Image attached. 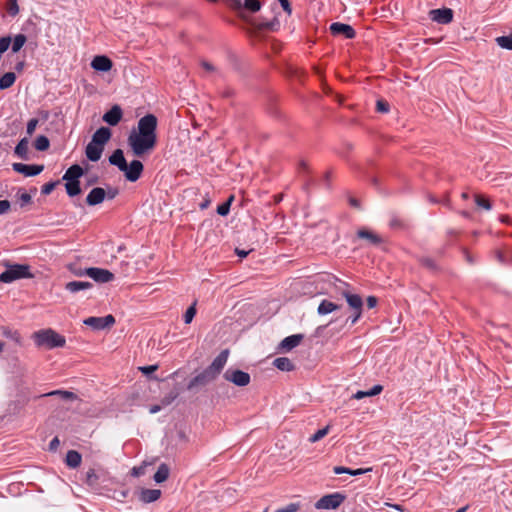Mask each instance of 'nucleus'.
Masks as SVG:
<instances>
[{
  "label": "nucleus",
  "mask_w": 512,
  "mask_h": 512,
  "mask_svg": "<svg viewBox=\"0 0 512 512\" xmlns=\"http://www.w3.org/2000/svg\"><path fill=\"white\" fill-rule=\"evenodd\" d=\"M157 118L153 114L141 117L137 128L131 130L127 138V144L132 154L142 158L150 154L157 144Z\"/></svg>",
  "instance_id": "nucleus-1"
},
{
  "label": "nucleus",
  "mask_w": 512,
  "mask_h": 512,
  "mask_svg": "<svg viewBox=\"0 0 512 512\" xmlns=\"http://www.w3.org/2000/svg\"><path fill=\"white\" fill-rule=\"evenodd\" d=\"M228 357L229 350H222L207 368L190 380L187 388L191 390L196 386H205L216 380L225 367Z\"/></svg>",
  "instance_id": "nucleus-2"
},
{
  "label": "nucleus",
  "mask_w": 512,
  "mask_h": 512,
  "mask_svg": "<svg viewBox=\"0 0 512 512\" xmlns=\"http://www.w3.org/2000/svg\"><path fill=\"white\" fill-rule=\"evenodd\" d=\"M32 337L38 347H45L47 349L63 347L66 343L64 336L50 328L39 330Z\"/></svg>",
  "instance_id": "nucleus-3"
},
{
  "label": "nucleus",
  "mask_w": 512,
  "mask_h": 512,
  "mask_svg": "<svg viewBox=\"0 0 512 512\" xmlns=\"http://www.w3.org/2000/svg\"><path fill=\"white\" fill-rule=\"evenodd\" d=\"M376 482L373 477V467L354 468V490L371 488Z\"/></svg>",
  "instance_id": "nucleus-4"
},
{
  "label": "nucleus",
  "mask_w": 512,
  "mask_h": 512,
  "mask_svg": "<svg viewBox=\"0 0 512 512\" xmlns=\"http://www.w3.org/2000/svg\"><path fill=\"white\" fill-rule=\"evenodd\" d=\"M31 274L29 272V266L22 264H15L10 266L4 272L0 274V282L11 283L15 280L28 278Z\"/></svg>",
  "instance_id": "nucleus-5"
},
{
  "label": "nucleus",
  "mask_w": 512,
  "mask_h": 512,
  "mask_svg": "<svg viewBox=\"0 0 512 512\" xmlns=\"http://www.w3.org/2000/svg\"><path fill=\"white\" fill-rule=\"evenodd\" d=\"M345 498H346V496L340 492H335V493H331L328 495H324L315 503V508L316 509H327V510L328 509H336L343 503Z\"/></svg>",
  "instance_id": "nucleus-6"
},
{
  "label": "nucleus",
  "mask_w": 512,
  "mask_h": 512,
  "mask_svg": "<svg viewBox=\"0 0 512 512\" xmlns=\"http://www.w3.org/2000/svg\"><path fill=\"white\" fill-rule=\"evenodd\" d=\"M223 377L226 381L231 382L239 387H245L249 385L251 381L249 373L233 368L227 369L224 372Z\"/></svg>",
  "instance_id": "nucleus-7"
},
{
  "label": "nucleus",
  "mask_w": 512,
  "mask_h": 512,
  "mask_svg": "<svg viewBox=\"0 0 512 512\" xmlns=\"http://www.w3.org/2000/svg\"><path fill=\"white\" fill-rule=\"evenodd\" d=\"M87 276L97 283H108L114 280L115 276L112 272L104 268L89 267L87 268Z\"/></svg>",
  "instance_id": "nucleus-8"
},
{
  "label": "nucleus",
  "mask_w": 512,
  "mask_h": 512,
  "mask_svg": "<svg viewBox=\"0 0 512 512\" xmlns=\"http://www.w3.org/2000/svg\"><path fill=\"white\" fill-rule=\"evenodd\" d=\"M83 323L94 330H102L112 326L115 323V318L112 315H106L104 317H88Z\"/></svg>",
  "instance_id": "nucleus-9"
},
{
  "label": "nucleus",
  "mask_w": 512,
  "mask_h": 512,
  "mask_svg": "<svg viewBox=\"0 0 512 512\" xmlns=\"http://www.w3.org/2000/svg\"><path fill=\"white\" fill-rule=\"evenodd\" d=\"M143 169L144 166L140 160H132L130 164H126V169L122 172L128 181L135 182L141 177Z\"/></svg>",
  "instance_id": "nucleus-10"
},
{
  "label": "nucleus",
  "mask_w": 512,
  "mask_h": 512,
  "mask_svg": "<svg viewBox=\"0 0 512 512\" xmlns=\"http://www.w3.org/2000/svg\"><path fill=\"white\" fill-rule=\"evenodd\" d=\"M12 168L14 171L23 174L26 177L36 176L40 174L44 166L43 165H29L23 163H13Z\"/></svg>",
  "instance_id": "nucleus-11"
},
{
  "label": "nucleus",
  "mask_w": 512,
  "mask_h": 512,
  "mask_svg": "<svg viewBox=\"0 0 512 512\" xmlns=\"http://www.w3.org/2000/svg\"><path fill=\"white\" fill-rule=\"evenodd\" d=\"M356 234L359 239L365 240L369 246L379 247L383 243L382 237L369 229L361 228Z\"/></svg>",
  "instance_id": "nucleus-12"
},
{
  "label": "nucleus",
  "mask_w": 512,
  "mask_h": 512,
  "mask_svg": "<svg viewBox=\"0 0 512 512\" xmlns=\"http://www.w3.org/2000/svg\"><path fill=\"white\" fill-rule=\"evenodd\" d=\"M430 18L439 24H448L453 19V11L450 8L433 9Z\"/></svg>",
  "instance_id": "nucleus-13"
},
{
  "label": "nucleus",
  "mask_w": 512,
  "mask_h": 512,
  "mask_svg": "<svg viewBox=\"0 0 512 512\" xmlns=\"http://www.w3.org/2000/svg\"><path fill=\"white\" fill-rule=\"evenodd\" d=\"M123 111L119 105H113L110 110H108L103 115V121L111 126H116L122 119Z\"/></svg>",
  "instance_id": "nucleus-14"
},
{
  "label": "nucleus",
  "mask_w": 512,
  "mask_h": 512,
  "mask_svg": "<svg viewBox=\"0 0 512 512\" xmlns=\"http://www.w3.org/2000/svg\"><path fill=\"white\" fill-rule=\"evenodd\" d=\"M302 339V334L290 335L280 342L278 349L281 352H289L295 347H297L301 343Z\"/></svg>",
  "instance_id": "nucleus-15"
},
{
  "label": "nucleus",
  "mask_w": 512,
  "mask_h": 512,
  "mask_svg": "<svg viewBox=\"0 0 512 512\" xmlns=\"http://www.w3.org/2000/svg\"><path fill=\"white\" fill-rule=\"evenodd\" d=\"M103 150L104 147L91 140L86 146L85 154L90 161L97 162L101 158Z\"/></svg>",
  "instance_id": "nucleus-16"
},
{
  "label": "nucleus",
  "mask_w": 512,
  "mask_h": 512,
  "mask_svg": "<svg viewBox=\"0 0 512 512\" xmlns=\"http://www.w3.org/2000/svg\"><path fill=\"white\" fill-rule=\"evenodd\" d=\"M106 192L101 187L93 188L86 197L89 206H95L102 203L105 199Z\"/></svg>",
  "instance_id": "nucleus-17"
},
{
  "label": "nucleus",
  "mask_w": 512,
  "mask_h": 512,
  "mask_svg": "<svg viewBox=\"0 0 512 512\" xmlns=\"http://www.w3.org/2000/svg\"><path fill=\"white\" fill-rule=\"evenodd\" d=\"M91 67L96 71L106 72L112 68V61L104 55L95 56L91 62Z\"/></svg>",
  "instance_id": "nucleus-18"
},
{
  "label": "nucleus",
  "mask_w": 512,
  "mask_h": 512,
  "mask_svg": "<svg viewBox=\"0 0 512 512\" xmlns=\"http://www.w3.org/2000/svg\"><path fill=\"white\" fill-rule=\"evenodd\" d=\"M111 138V131L107 127H100L95 131V133L92 136V141L95 142L98 145H101L104 147V145L110 140Z\"/></svg>",
  "instance_id": "nucleus-19"
},
{
  "label": "nucleus",
  "mask_w": 512,
  "mask_h": 512,
  "mask_svg": "<svg viewBox=\"0 0 512 512\" xmlns=\"http://www.w3.org/2000/svg\"><path fill=\"white\" fill-rule=\"evenodd\" d=\"M330 31L333 35H341L343 34L345 38H352V26L335 22L330 25Z\"/></svg>",
  "instance_id": "nucleus-20"
},
{
  "label": "nucleus",
  "mask_w": 512,
  "mask_h": 512,
  "mask_svg": "<svg viewBox=\"0 0 512 512\" xmlns=\"http://www.w3.org/2000/svg\"><path fill=\"white\" fill-rule=\"evenodd\" d=\"M109 162L111 165L118 167V169L122 172L126 169L127 161L124 157V153L121 149H116L111 156L109 157Z\"/></svg>",
  "instance_id": "nucleus-21"
},
{
  "label": "nucleus",
  "mask_w": 512,
  "mask_h": 512,
  "mask_svg": "<svg viewBox=\"0 0 512 512\" xmlns=\"http://www.w3.org/2000/svg\"><path fill=\"white\" fill-rule=\"evenodd\" d=\"M83 175V169L80 165L74 164L69 167L62 179L64 181H79V178Z\"/></svg>",
  "instance_id": "nucleus-22"
},
{
  "label": "nucleus",
  "mask_w": 512,
  "mask_h": 512,
  "mask_svg": "<svg viewBox=\"0 0 512 512\" xmlns=\"http://www.w3.org/2000/svg\"><path fill=\"white\" fill-rule=\"evenodd\" d=\"M90 288L92 283L88 281H71L65 284V290L73 294Z\"/></svg>",
  "instance_id": "nucleus-23"
},
{
  "label": "nucleus",
  "mask_w": 512,
  "mask_h": 512,
  "mask_svg": "<svg viewBox=\"0 0 512 512\" xmlns=\"http://www.w3.org/2000/svg\"><path fill=\"white\" fill-rule=\"evenodd\" d=\"M161 496V490L159 489H143L140 493V500L143 503H152L158 500Z\"/></svg>",
  "instance_id": "nucleus-24"
},
{
  "label": "nucleus",
  "mask_w": 512,
  "mask_h": 512,
  "mask_svg": "<svg viewBox=\"0 0 512 512\" xmlns=\"http://www.w3.org/2000/svg\"><path fill=\"white\" fill-rule=\"evenodd\" d=\"M82 461V456L76 450H69L66 454V465L70 468H77Z\"/></svg>",
  "instance_id": "nucleus-25"
},
{
  "label": "nucleus",
  "mask_w": 512,
  "mask_h": 512,
  "mask_svg": "<svg viewBox=\"0 0 512 512\" xmlns=\"http://www.w3.org/2000/svg\"><path fill=\"white\" fill-rule=\"evenodd\" d=\"M273 365L281 371H291L294 369L292 361L287 357H278L274 360Z\"/></svg>",
  "instance_id": "nucleus-26"
},
{
  "label": "nucleus",
  "mask_w": 512,
  "mask_h": 512,
  "mask_svg": "<svg viewBox=\"0 0 512 512\" xmlns=\"http://www.w3.org/2000/svg\"><path fill=\"white\" fill-rule=\"evenodd\" d=\"M383 387L379 384L374 385L371 389L367 391H357L354 393V399H362L364 397H372L378 395L382 392Z\"/></svg>",
  "instance_id": "nucleus-27"
},
{
  "label": "nucleus",
  "mask_w": 512,
  "mask_h": 512,
  "mask_svg": "<svg viewBox=\"0 0 512 512\" xmlns=\"http://www.w3.org/2000/svg\"><path fill=\"white\" fill-rule=\"evenodd\" d=\"M169 476V467L166 464H161L156 473L153 476V479L156 483H162L167 480Z\"/></svg>",
  "instance_id": "nucleus-28"
},
{
  "label": "nucleus",
  "mask_w": 512,
  "mask_h": 512,
  "mask_svg": "<svg viewBox=\"0 0 512 512\" xmlns=\"http://www.w3.org/2000/svg\"><path fill=\"white\" fill-rule=\"evenodd\" d=\"M28 144L27 138L21 139L15 147V154L22 159H26L28 155Z\"/></svg>",
  "instance_id": "nucleus-29"
},
{
  "label": "nucleus",
  "mask_w": 512,
  "mask_h": 512,
  "mask_svg": "<svg viewBox=\"0 0 512 512\" xmlns=\"http://www.w3.org/2000/svg\"><path fill=\"white\" fill-rule=\"evenodd\" d=\"M16 80V75L13 72H7L0 78V89L10 88Z\"/></svg>",
  "instance_id": "nucleus-30"
},
{
  "label": "nucleus",
  "mask_w": 512,
  "mask_h": 512,
  "mask_svg": "<svg viewBox=\"0 0 512 512\" xmlns=\"http://www.w3.org/2000/svg\"><path fill=\"white\" fill-rule=\"evenodd\" d=\"M337 309V305L329 300H323L318 306V313L320 315H327Z\"/></svg>",
  "instance_id": "nucleus-31"
},
{
  "label": "nucleus",
  "mask_w": 512,
  "mask_h": 512,
  "mask_svg": "<svg viewBox=\"0 0 512 512\" xmlns=\"http://www.w3.org/2000/svg\"><path fill=\"white\" fill-rule=\"evenodd\" d=\"M44 396H59L61 399L69 401L77 399V395L70 391L65 390H54L46 393Z\"/></svg>",
  "instance_id": "nucleus-32"
},
{
  "label": "nucleus",
  "mask_w": 512,
  "mask_h": 512,
  "mask_svg": "<svg viewBox=\"0 0 512 512\" xmlns=\"http://www.w3.org/2000/svg\"><path fill=\"white\" fill-rule=\"evenodd\" d=\"M496 44L502 49L512 50V33L495 38Z\"/></svg>",
  "instance_id": "nucleus-33"
},
{
  "label": "nucleus",
  "mask_w": 512,
  "mask_h": 512,
  "mask_svg": "<svg viewBox=\"0 0 512 512\" xmlns=\"http://www.w3.org/2000/svg\"><path fill=\"white\" fill-rule=\"evenodd\" d=\"M66 192L70 197H74L81 193L79 181H66L65 184Z\"/></svg>",
  "instance_id": "nucleus-34"
},
{
  "label": "nucleus",
  "mask_w": 512,
  "mask_h": 512,
  "mask_svg": "<svg viewBox=\"0 0 512 512\" xmlns=\"http://www.w3.org/2000/svg\"><path fill=\"white\" fill-rule=\"evenodd\" d=\"M363 309V300L361 296L354 294V323L360 318Z\"/></svg>",
  "instance_id": "nucleus-35"
},
{
  "label": "nucleus",
  "mask_w": 512,
  "mask_h": 512,
  "mask_svg": "<svg viewBox=\"0 0 512 512\" xmlns=\"http://www.w3.org/2000/svg\"><path fill=\"white\" fill-rule=\"evenodd\" d=\"M26 41H27V38L24 34H17L14 37L13 41L11 42L12 43V51L14 53L18 52L24 46Z\"/></svg>",
  "instance_id": "nucleus-36"
},
{
  "label": "nucleus",
  "mask_w": 512,
  "mask_h": 512,
  "mask_svg": "<svg viewBox=\"0 0 512 512\" xmlns=\"http://www.w3.org/2000/svg\"><path fill=\"white\" fill-rule=\"evenodd\" d=\"M49 140L46 136H38L34 142V147L38 151H45L49 148Z\"/></svg>",
  "instance_id": "nucleus-37"
},
{
  "label": "nucleus",
  "mask_w": 512,
  "mask_h": 512,
  "mask_svg": "<svg viewBox=\"0 0 512 512\" xmlns=\"http://www.w3.org/2000/svg\"><path fill=\"white\" fill-rule=\"evenodd\" d=\"M246 10L255 13L260 10L261 4L258 0H244L243 7Z\"/></svg>",
  "instance_id": "nucleus-38"
},
{
  "label": "nucleus",
  "mask_w": 512,
  "mask_h": 512,
  "mask_svg": "<svg viewBox=\"0 0 512 512\" xmlns=\"http://www.w3.org/2000/svg\"><path fill=\"white\" fill-rule=\"evenodd\" d=\"M233 201V196H231L226 202L220 204L217 207V213L221 216L228 215L230 211L231 202Z\"/></svg>",
  "instance_id": "nucleus-39"
},
{
  "label": "nucleus",
  "mask_w": 512,
  "mask_h": 512,
  "mask_svg": "<svg viewBox=\"0 0 512 512\" xmlns=\"http://www.w3.org/2000/svg\"><path fill=\"white\" fill-rule=\"evenodd\" d=\"M475 203L478 207H481L487 211L492 209L490 201L481 195L475 196Z\"/></svg>",
  "instance_id": "nucleus-40"
},
{
  "label": "nucleus",
  "mask_w": 512,
  "mask_h": 512,
  "mask_svg": "<svg viewBox=\"0 0 512 512\" xmlns=\"http://www.w3.org/2000/svg\"><path fill=\"white\" fill-rule=\"evenodd\" d=\"M329 432V427L326 426L322 429H319L317 432H315L313 435L310 436L309 441L314 443L319 440H321L323 437H325Z\"/></svg>",
  "instance_id": "nucleus-41"
},
{
  "label": "nucleus",
  "mask_w": 512,
  "mask_h": 512,
  "mask_svg": "<svg viewBox=\"0 0 512 512\" xmlns=\"http://www.w3.org/2000/svg\"><path fill=\"white\" fill-rule=\"evenodd\" d=\"M196 315V303H193L184 314V322L189 324L192 322L193 318Z\"/></svg>",
  "instance_id": "nucleus-42"
},
{
  "label": "nucleus",
  "mask_w": 512,
  "mask_h": 512,
  "mask_svg": "<svg viewBox=\"0 0 512 512\" xmlns=\"http://www.w3.org/2000/svg\"><path fill=\"white\" fill-rule=\"evenodd\" d=\"M2 334L7 337V338H10L16 342H19L20 341V336L18 334L17 331H13L11 330L10 328L8 327H3L2 328Z\"/></svg>",
  "instance_id": "nucleus-43"
},
{
  "label": "nucleus",
  "mask_w": 512,
  "mask_h": 512,
  "mask_svg": "<svg viewBox=\"0 0 512 512\" xmlns=\"http://www.w3.org/2000/svg\"><path fill=\"white\" fill-rule=\"evenodd\" d=\"M7 11L11 16H15L19 12L17 0H8Z\"/></svg>",
  "instance_id": "nucleus-44"
},
{
  "label": "nucleus",
  "mask_w": 512,
  "mask_h": 512,
  "mask_svg": "<svg viewBox=\"0 0 512 512\" xmlns=\"http://www.w3.org/2000/svg\"><path fill=\"white\" fill-rule=\"evenodd\" d=\"M420 263H421L423 266H425V267H427L428 269H430V270H435V269H437V264H436V262H435L432 258H430V257H422V258H420Z\"/></svg>",
  "instance_id": "nucleus-45"
},
{
  "label": "nucleus",
  "mask_w": 512,
  "mask_h": 512,
  "mask_svg": "<svg viewBox=\"0 0 512 512\" xmlns=\"http://www.w3.org/2000/svg\"><path fill=\"white\" fill-rule=\"evenodd\" d=\"M496 259L498 260L499 263H501L502 265H508L510 262L512 264V256L511 257H508L507 255H505L504 253H502L501 251H497L496 252Z\"/></svg>",
  "instance_id": "nucleus-46"
},
{
  "label": "nucleus",
  "mask_w": 512,
  "mask_h": 512,
  "mask_svg": "<svg viewBox=\"0 0 512 512\" xmlns=\"http://www.w3.org/2000/svg\"><path fill=\"white\" fill-rule=\"evenodd\" d=\"M300 509L298 503H290L285 507L277 509L275 512H297Z\"/></svg>",
  "instance_id": "nucleus-47"
},
{
  "label": "nucleus",
  "mask_w": 512,
  "mask_h": 512,
  "mask_svg": "<svg viewBox=\"0 0 512 512\" xmlns=\"http://www.w3.org/2000/svg\"><path fill=\"white\" fill-rule=\"evenodd\" d=\"M178 394L176 392H170L168 395L164 396L161 400V404L163 407L170 405L176 398Z\"/></svg>",
  "instance_id": "nucleus-48"
},
{
  "label": "nucleus",
  "mask_w": 512,
  "mask_h": 512,
  "mask_svg": "<svg viewBox=\"0 0 512 512\" xmlns=\"http://www.w3.org/2000/svg\"><path fill=\"white\" fill-rule=\"evenodd\" d=\"M38 125V119L32 118L27 123L26 132L28 135H32L35 132V129Z\"/></svg>",
  "instance_id": "nucleus-49"
},
{
  "label": "nucleus",
  "mask_w": 512,
  "mask_h": 512,
  "mask_svg": "<svg viewBox=\"0 0 512 512\" xmlns=\"http://www.w3.org/2000/svg\"><path fill=\"white\" fill-rule=\"evenodd\" d=\"M56 184H57V182H48V183L44 184L42 186L41 193L44 195L50 194L54 190Z\"/></svg>",
  "instance_id": "nucleus-50"
},
{
  "label": "nucleus",
  "mask_w": 512,
  "mask_h": 512,
  "mask_svg": "<svg viewBox=\"0 0 512 512\" xmlns=\"http://www.w3.org/2000/svg\"><path fill=\"white\" fill-rule=\"evenodd\" d=\"M376 108L378 112L387 113L389 111V104L384 100H378Z\"/></svg>",
  "instance_id": "nucleus-51"
},
{
  "label": "nucleus",
  "mask_w": 512,
  "mask_h": 512,
  "mask_svg": "<svg viewBox=\"0 0 512 512\" xmlns=\"http://www.w3.org/2000/svg\"><path fill=\"white\" fill-rule=\"evenodd\" d=\"M69 270L71 271V273L74 275V276H77V277H83V276H87V268H77V267H73L71 266L69 268Z\"/></svg>",
  "instance_id": "nucleus-52"
},
{
  "label": "nucleus",
  "mask_w": 512,
  "mask_h": 512,
  "mask_svg": "<svg viewBox=\"0 0 512 512\" xmlns=\"http://www.w3.org/2000/svg\"><path fill=\"white\" fill-rule=\"evenodd\" d=\"M31 195L26 193V192H23L20 196H19V202H20V205L23 207L25 205H27L28 203L31 202Z\"/></svg>",
  "instance_id": "nucleus-53"
},
{
  "label": "nucleus",
  "mask_w": 512,
  "mask_h": 512,
  "mask_svg": "<svg viewBox=\"0 0 512 512\" xmlns=\"http://www.w3.org/2000/svg\"><path fill=\"white\" fill-rule=\"evenodd\" d=\"M226 3L233 9H241L243 7V3L241 0H225Z\"/></svg>",
  "instance_id": "nucleus-54"
},
{
  "label": "nucleus",
  "mask_w": 512,
  "mask_h": 512,
  "mask_svg": "<svg viewBox=\"0 0 512 512\" xmlns=\"http://www.w3.org/2000/svg\"><path fill=\"white\" fill-rule=\"evenodd\" d=\"M200 65L207 72H214V71H216V68L210 62H208L206 60H202L200 62Z\"/></svg>",
  "instance_id": "nucleus-55"
},
{
  "label": "nucleus",
  "mask_w": 512,
  "mask_h": 512,
  "mask_svg": "<svg viewBox=\"0 0 512 512\" xmlns=\"http://www.w3.org/2000/svg\"><path fill=\"white\" fill-rule=\"evenodd\" d=\"M10 208V202L8 200H0V215L6 213Z\"/></svg>",
  "instance_id": "nucleus-56"
},
{
  "label": "nucleus",
  "mask_w": 512,
  "mask_h": 512,
  "mask_svg": "<svg viewBox=\"0 0 512 512\" xmlns=\"http://www.w3.org/2000/svg\"><path fill=\"white\" fill-rule=\"evenodd\" d=\"M333 470H334L335 474L347 473V474L352 475V469L351 468L336 466V467H334Z\"/></svg>",
  "instance_id": "nucleus-57"
},
{
  "label": "nucleus",
  "mask_w": 512,
  "mask_h": 512,
  "mask_svg": "<svg viewBox=\"0 0 512 512\" xmlns=\"http://www.w3.org/2000/svg\"><path fill=\"white\" fill-rule=\"evenodd\" d=\"M158 368L157 365H150V366H144V367H140V370L146 374V375H149L151 373H153L154 371H156Z\"/></svg>",
  "instance_id": "nucleus-58"
},
{
  "label": "nucleus",
  "mask_w": 512,
  "mask_h": 512,
  "mask_svg": "<svg viewBox=\"0 0 512 512\" xmlns=\"http://www.w3.org/2000/svg\"><path fill=\"white\" fill-rule=\"evenodd\" d=\"M59 445H60V441H59L58 437H54L49 443V450L56 451Z\"/></svg>",
  "instance_id": "nucleus-59"
},
{
  "label": "nucleus",
  "mask_w": 512,
  "mask_h": 512,
  "mask_svg": "<svg viewBox=\"0 0 512 512\" xmlns=\"http://www.w3.org/2000/svg\"><path fill=\"white\" fill-rule=\"evenodd\" d=\"M282 8L284 9L285 12H287L288 14H291V6H290V3H289V0H279Z\"/></svg>",
  "instance_id": "nucleus-60"
},
{
  "label": "nucleus",
  "mask_w": 512,
  "mask_h": 512,
  "mask_svg": "<svg viewBox=\"0 0 512 512\" xmlns=\"http://www.w3.org/2000/svg\"><path fill=\"white\" fill-rule=\"evenodd\" d=\"M376 304H377V298L376 297L369 296L367 298V307H368V309L374 308L376 306Z\"/></svg>",
  "instance_id": "nucleus-61"
},
{
  "label": "nucleus",
  "mask_w": 512,
  "mask_h": 512,
  "mask_svg": "<svg viewBox=\"0 0 512 512\" xmlns=\"http://www.w3.org/2000/svg\"><path fill=\"white\" fill-rule=\"evenodd\" d=\"M464 253V256H465V259L466 261L469 263V264H475L476 263V259L474 256H472L468 251L464 250L463 251Z\"/></svg>",
  "instance_id": "nucleus-62"
},
{
  "label": "nucleus",
  "mask_w": 512,
  "mask_h": 512,
  "mask_svg": "<svg viewBox=\"0 0 512 512\" xmlns=\"http://www.w3.org/2000/svg\"><path fill=\"white\" fill-rule=\"evenodd\" d=\"M143 473H144V468L143 467H134L133 470H132V474L134 476H141Z\"/></svg>",
  "instance_id": "nucleus-63"
},
{
  "label": "nucleus",
  "mask_w": 512,
  "mask_h": 512,
  "mask_svg": "<svg viewBox=\"0 0 512 512\" xmlns=\"http://www.w3.org/2000/svg\"><path fill=\"white\" fill-rule=\"evenodd\" d=\"M162 404L161 405H152L150 408H149V412L151 414H156L158 413L161 409H162Z\"/></svg>",
  "instance_id": "nucleus-64"
}]
</instances>
